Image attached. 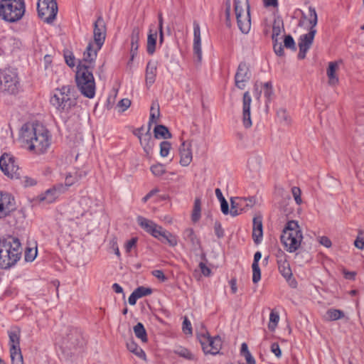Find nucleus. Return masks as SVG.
Wrapping results in <instances>:
<instances>
[{"instance_id":"obj_1","label":"nucleus","mask_w":364,"mask_h":364,"mask_svg":"<svg viewBox=\"0 0 364 364\" xmlns=\"http://www.w3.org/2000/svg\"><path fill=\"white\" fill-rule=\"evenodd\" d=\"M97 50H94L92 43H89L83 53V58L77 67L75 73L76 85L85 97L92 99L95 95V82L92 74Z\"/></svg>"},{"instance_id":"obj_2","label":"nucleus","mask_w":364,"mask_h":364,"mask_svg":"<svg viewBox=\"0 0 364 364\" xmlns=\"http://www.w3.org/2000/svg\"><path fill=\"white\" fill-rule=\"evenodd\" d=\"M19 139L28 151L36 154H44L50 146L49 131L38 123H26L19 132Z\"/></svg>"},{"instance_id":"obj_3","label":"nucleus","mask_w":364,"mask_h":364,"mask_svg":"<svg viewBox=\"0 0 364 364\" xmlns=\"http://www.w3.org/2000/svg\"><path fill=\"white\" fill-rule=\"evenodd\" d=\"M22 249L18 239L10 237L0 240V267L6 269L21 258Z\"/></svg>"},{"instance_id":"obj_4","label":"nucleus","mask_w":364,"mask_h":364,"mask_svg":"<svg viewBox=\"0 0 364 364\" xmlns=\"http://www.w3.org/2000/svg\"><path fill=\"white\" fill-rule=\"evenodd\" d=\"M70 85H64L60 88H56L50 97V104L60 113H68L77 105V99L71 96Z\"/></svg>"},{"instance_id":"obj_5","label":"nucleus","mask_w":364,"mask_h":364,"mask_svg":"<svg viewBox=\"0 0 364 364\" xmlns=\"http://www.w3.org/2000/svg\"><path fill=\"white\" fill-rule=\"evenodd\" d=\"M136 221L144 230L161 242H166L171 247L177 245L178 241L176 236L164 229L161 226L157 225L152 220L142 216H138Z\"/></svg>"},{"instance_id":"obj_6","label":"nucleus","mask_w":364,"mask_h":364,"mask_svg":"<svg viewBox=\"0 0 364 364\" xmlns=\"http://www.w3.org/2000/svg\"><path fill=\"white\" fill-rule=\"evenodd\" d=\"M136 221L144 230L161 242H166L171 247L177 245L178 241L176 236L164 229L161 226L157 225L152 220L142 216H138Z\"/></svg>"},{"instance_id":"obj_7","label":"nucleus","mask_w":364,"mask_h":364,"mask_svg":"<svg viewBox=\"0 0 364 364\" xmlns=\"http://www.w3.org/2000/svg\"><path fill=\"white\" fill-rule=\"evenodd\" d=\"M302 240L303 235L298 223L295 220L289 221L281 235V242L287 251L289 252L296 251L299 248Z\"/></svg>"},{"instance_id":"obj_8","label":"nucleus","mask_w":364,"mask_h":364,"mask_svg":"<svg viewBox=\"0 0 364 364\" xmlns=\"http://www.w3.org/2000/svg\"><path fill=\"white\" fill-rule=\"evenodd\" d=\"M24 13L23 0H1L0 1V18L5 21L16 22L23 17Z\"/></svg>"},{"instance_id":"obj_9","label":"nucleus","mask_w":364,"mask_h":364,"mask_svg":"<svg viewBox=\"0 0 364 364\" xmlns=\"http://www.w3.org/2000/svg\"><path fill=\"white\" fill-rule=\"evenodd\" d=\"M20 84L17 72L8 68L0 71V92L4 95H16L18 93Z\"/></svg>"},{"instance_id":"obj_10","label":"nucleus","mask_w":364,"mask_h":364,"mask_svg":"<svg viewBox=\"0 0 364 364\" xmlns=\"http://www.w3.org/2000/svg\"><path fill=\"white\" fill-rule=\"evenodd\" d=\"M234 8L239 29L242 33H247L251 27L248 0H234Z\"/></svg>"},{"instance_id":"obj_11","label":"nucleus","mask_w":364,"mask_h":364,"mask_svg":"<svg viewBox=\"0 0 364 364\" xmlns=\"http://www.w3.org/2000/svg\"><path fill=\"white\" fill-rule=\"evenodd\" d=\"M37 10L41 19L48 24H51L58 14V4L55 0H38Z\"/></svg>"},{"instance_id":"obj_12","label":"nucleus","mask_w":364,"mask_h":364,"mask_svg":"<svg viewBox=\"0 0 364 364\" xmlns=\"http://www.w3.org/2000/svg\"><path fill=\"white\" fill-rule=\"evenodd\" d=\"M0 169L8 177L21 179V168H19L16 159L8 153H4L0 157Z\"/></svg>"},{"instance_id":"obj_13","label":"nucleus","mask_w":364,"mask_h":364,"mask_svg":"<svg viewBox=\"0 0 364 364\" xmlns=\"http://www.w3.org/2000/svg\"><path fill=\"white\" fill-rule=\"evenodd\" d=\"M276 256L279 272L291 288H296L297 287V282L293 277L292 271L287 261V255L283 251H279Z\"/></svg>"},{"instance_id":"obj_14","label":"nucleus","mask_w":364,"mask_h":364,"mask_svg":"<svg viewBox=\"0 0 364 364\" xmlns=\"http://www.w3.org/2000/svg\"><path fill=\"white\" fill-rule=\"evenodd\" d=\"M198 338L205 354L216 355L219 353L222 346V341L219 336L213 338L210 336L208 333H206L199 334Z\"/></svg>"},{"instance_id":"obj_15","label":"nucleus","mask_w":364,"mask_h":364,"mask_svg":"<svg viewBox=\"0 0 364 364\" xmlns=\"http://www.w3.org/2000/svg\"><path fill=\"white\" fill-rule=\"evenodd\" d=\"M230 203V214L232 217H235L241 214L242 211H247L249 208H252L256 203V199L255 197H236L231 198Z\"/></svg>"},{"instance_id":"obj_16","label":"nucleus","mask_w":364,"mask_h":364,"mask_svg":"<svg viewBox=\"0 0 364 364\" xmlns=\"http://www.w3.org/2000/svg\"><path fill=\"white\" fill-rule=\"evenodd\" d=\"M251 77L249 67L245 63H240L235 75V85L240 90H244Z\"/></svg>"},{"instance_id":"obj_17","label":"nucleus","mask_w":364,"mask_h":364,"mask_svg":"<svg viewBox=\"0 0 364 364\" xmlns=\"http://www.w3.org/2000/svg\"><path fill=\"white\" fill-rule=\"evenodd\" d=\"M15 209L14 198L9 193L0 191V218L6 217Z\"/></svg>"},{"instance_id":"obj_18","label":"nucleus","mask_w":364,"mask_h":364,"mask_svg":"<svg viewBox=\"0 0 364 364\" xmlns=\"http://www.w3.org/2000/svg\"><path fill=\"white\" fill-rule=\"evenodd\" d=\"M94 40L100 50L104 44L106 37V26L102 16H99L94 23Z\"/></svg>"},{"instance_id":"obj_19","label":"nucleus","mask_w":364,"mask_h":364,"mask_svg":"<svg viewBox=\"0 0 364 364\" xmlns=\"http://www.w3.org/2000/svg\"><path fill=\"white\" fill-rule=\"evenodd\" d=\"M251 102L250 94L248 91H246L242 98V122L245 128H250L252 124L250 114Z\"/></svg>"},{"instance_id":"obj_20","label":"nucleus","mask_w":364,"mask_h":364,"mask_svg":"<svg viewBox=\"0 0 364 364\" xmlns=\"http://www.w3.org/2000/svg\"><path fill=\"white\" fill-rule=\"evenodd\" d=\"M180 164L183 166H188L193 159L191 141H183L179 148Z\"/></svg>"},{"instance_id":"obj_21","label":"nucleus","mask_w":364,"mask_h":364,"mask_svg":"<svg viewBox=\"0 0 364 364\" xmlns=\"http://www.w3.org/2000/svg\"><path fill=\"white\" fill-rule=\"evenodd\" d=\"M193 52L198 62L202 60L200 28L197 21L193 22Z\"/></svg>"},{"instance_id":"obj_22","label":"nucleus","mask_w":364,"mask_h":364,"mask_svg":"<svg viewBox=\"0 0 364 364\" xmlns=\"http://www.w3.org/2000/svg\"><path fill=\"white\" fill-rule=\"evenodd\" d=\"M66 188L63 184H58V186L47 190L44 194L41 195L39 198L41 201H46L48 203H51L58 197L59 194L64 192Z\"/></svg>"},{"instance_id":"obj_23","label":"nucleus","mask_w":364,"mask_h":364,"mask_svg":"<svg viewBox=\"0 0 364 364\" xmlns=\"http://www.w3.org/2000/svg\"><path fill=\"white\" fill-rule=\"evenodd\" d=\"M18 41L12 37H2L0 38V55H6L14 50Z\"/></svg>"},{"instance_id":"obj_24","label":"nucleus","mask_w":364,"mask_h":364,"mask_svg":"<svg viewBox=\"0 0 364 364\" xmlns=\"http://www.w3.org/2000/svg\"><path fill=\"white\" fill-rule=\"evenodd\" d=\"M157 66L158 63L155 60H149L146 65L145 80L146 85L149 86H151L155 82Z\"/></svg>"},{"instance_id":"obj_25","label":"nucleus","mask_w":364,"mask_h":364,"mask_svg":"<svg viewBox=\"0 0 364 364\" xmlns=\"http://www.w3.org/2000/svg\"><path fill=\"white\" fill-rule=\"evenodd\" d=\"M150 129L151 127L149 126L147 132L140 137L139 140L141 145L146 154H149L151 151L154 146V141L152 139Z\"/></svg>"},{"instance_id":"obj_26","label":"nucleus","mask_w":364,"mask_h":364,"mask_svg":"<svg viewBox=\"0 0 364 364\" xmlns=\"http://www.w3.org/2000/svg\"><path fill=\"white\" fill-rule=\"evenodd\" d=\"M139 34H140V31H139V28H137V27L134 28V29L132 30V35H131V50H130L131 60H133V58L137 53V50H138V48H139L138 42L139 40Z\"/></svg>"},{"instance_id":"obj_27","label":"nucleus","mask_w":364,"mask_h":364,"mask_svg":"<svg viewBox=\"0 0 364 364\" xmlns=\"http://www.w3.org/2000/svg\"><path fill=\"white\" fill-rule=\"evenodd\" d=\"M338 65L337 62H330L327 69V76L328 77V84L330 85H336L338 82V77L336 75Z\"/></svg>"},{"instance_id":"obj_28","label":"nucleus","mask_w":364,"mask_h":364,"mask_svg":"<svg viewBox=\"0 0 364 364\" xmlns=\"http://www.w3.org/2000/svg\"><path fill=\"white\" fill-rule=\"evenodd\" d=\"M183 238L186 241L191 244V247L197 250L200 247V241L197 238L193 229H186L183 233Z\"/></svg>"},{"instance_id":"obj_29","label":"nucleus","mask_w":364,"mask_h":364,"mask_svg":"<svg viewBox=\"0 0 364 364\" xmlns=\"http://www.w3.org/2000/svg\"><path fill=\"white\" fill-rule=\"evenodd\" d=\"M10 348H20L21 331L16 328L9 331Z\"/></svg>"},{"instance_id":"obj_30","label":"nucleus","mask_w":364,"mask_h":364,"mask_svg":"<svg viewBox=\"0 0 364 364\" xmlns=\"http://www.w3.org/2000/svg\"><path fill=\"white\" fill-rule=\"evenodd\" d=\"M156 39L157 31L150 28L147 38V52L150 55H152L155 52Z\"/></svg>"},{"instance_id":"obj_31","label":"nucleus","mask_w":364,"mask_h":364,"mask_svg":"<svg viewBox=\"0 0 364 364\" xmlns=\"http://www.w3.org/2000/svg\"><path fill=\"white\" fill-rule=\"evenodd\" d=\"M85 171H80V172H75L73 173H69L65 176V188L69 187L73 185L75 183L78 181L80 179H81L82 177L86 176Z\"/></svg>"},{"instance_id":"obj_32","label":"nucleus","mask_w":364,"mask_h":364,"mask_svg":"<svg viewBox=\"0 0 364 364\" xmlns=\"http://www.w3.org/2000/svg\"><path fill=\"white\" fill-rule=\"evenodd\" d=\"M315 35L314 31H309L308 33L301 36L299 40V46L309 49L313 43Z\"/></svg>"},{"instance_id":"obj_33","label":"nucleus","mask_w":364,"mask_h":364,"mask_svg":"<svg viewBox=\"0 0 364 364\" xmlns=\"http://www.w3.org/2000/svg\"><path fill=\"white\" fill-rule=\"evenodd\" d=\"M284 31V24L282 21L280 19L274 20L272 26V39L273 41H278L279 40V36L282 32Z\"/></svg>"},{"instance_id":"obj_34","label":"nucleus","mask_w":364,"mask_h":364,"mask_svg":"<svg viewBox=\"0 0 364 364\" xmlns=\"http://www.w3.org/2000/svg\"><path fill=\"white\" fill-rule=\"evenodd\" d=\"M154 136L157 139L161 138L164 139H171L172 137L168 129L164 125H156L154 127Z\"/></svg>"},{"instance_id":"obj_35","label":"nucleus","mask_w":364,"mask_h":364,"mask_svg":"<svg viewBox=\"0 0 364 364\" xmlns=\"http://www.w3.org/2000/svg\"><path fill=\"white\" fill-rule=\"evenodd\" d=\"M68 339L74 346H82L84 343L82 335L75 329L70 331V333L68 335Z\"/></svg>"},{"instance_id":"obj_36","label":"nucleus","mask_w":364,"mask_h":364,"mask_svg":"<svg viewBox=\"0 0 364 364\" xmlns=\"http://www.w3.org/2000/svg\"><path fill=\"white\" fill-rule=\"evenodd\" d=\"M345 316L343 311L336 309H328L325 315V318L328 321H337L341 319Z\"/></svg>"},{"instance_id":"obj_37","label":"nucleus","mask_w":364,"mask_h":364,"mask_svg":"<svg viewBox=\"0 0 364 364\" xmlns=\"http://www.w3.org/2000/svg\"><path fill=\"white\" fill-rule=\"evenodd\" d=\"M277 116L279 122L285 126L291 124V119L289 113L284 108H280L277 110Z\"/></svg>"},{"instance_id":"obj_38","label":"nucleus","mask_w":364,"mask_h":364,"mask_svg":"<svg viewBox=\"0 0 364 364\" xmlns=\"http://www.w3.org/2000/svg\"><path fill=\"white\" fill-rule=\"evenodd\" d=\"M309 23L310 24L309 31H314V33H316V26L318 23V16L315 8L312 6L309 7Z\"/></svg>"},{"instance_id":"obj_39","label":"nucleus","mask_w":364,"mask_h":364,"mask_svg":"<svg viewBox=\"0 0 364 364\" xmlns=\"http://www.w3.org/2000/svg\"><path fill=\"white\" fill-rule=\"evenodd\" d=\"M11 364H23V355L21 348H10Z\"/></svg>"},{"instance_id":"obj_40","label":"nucleus","mask_w":364,"mask_h":364,"mask_svg":"<svg viewBox=\"0 0 364 364\" xmlns=\"http://www.w3.org/2000/svg\"><path fill=\"white\" fill-rule=\"evenodd\" d=\"M134 332L135 336L143 343H146L147 341L146 331L141 323H138L134 326Z\"/></svg>"},{"instance_id":"obj_41","label":"nucleus","mask_w":364,"mask_h":364,"mask_svg":"<svg viewBox=\"0 0 364 364\" xmlns=\"http://www.w3.org/2000/svg\"><path fill=\"white\" fill-rule=\"evenodd\" d=\"M174 353L176 354H177L178 355H179L182 358H184L187 360H193L194 359V355H193V353H191V351L188 349H187L184 347H182V346L177 347L174 350Z\"/></svg>"},{"instance_id":"obj_42","label":"nucleus","mask_w":364,"mask_h":364,"mask_svg":"<svg viewBox=\"0 0 364 364\" xmlns=\"http://www.w3.org/2000/svg\"><path fill=\"white\" fill-rule=\"evenodd\" d=\"M240 353L242 355L245 356V360L247 364H255V360L248 350V347L247 343H242L241 346Z\"/></svg>"},{"instance_id":"obj_43","label":"nucleus","mask_w":364,"mask_h":364,"mask_svg":"<svg viewBox=\"0 0 364 364\" xmlns=\"http://www.w3.org/2000/svg\"><path fill=\"white\" fill-rule=\"evenodd\" d=\"M264 95L267 98L266 104L267 105L268 103L270 102L272 100L273 96H274V90L272 87V84L271 82H267L264 84Z\"/></svg>"},{"instance_id":"obj_44","label":"nucleus","mask_w":364,"mask_h":364,"mask_svg":"<svg viewBox=\"0 0 364 364\" xmlns=\"http://www.w3.org/2000/svg\"><path fill=\"white\" fill-rule=\"evenodd\" d=\"M279 321V316L277 312L272 311L269 315V322L268 328L271 331H274L277 327Z\"/></svg>"},{"instance_id":"obj_45","label":"nucleus","mask_w":364,"mask_h":364,"mask_svg":"<svg viewBox=\"0 0 364 364\" xmlns=\"http://www.w3.org/2000/svg\"><path fill=\"white\" fill-rule=\"evenodd\" d=\"M200 201L199 199L196 198L194 202V207L192 213V220L193 222H197L200 218Z\"/></svg>"},{"instance_id":"obj_46","label":"nucleus","mask_w":364,"mask_h":364,"mask_svg":"<svg viewBox=\"0 0 364 364\" xmlns=\"http://www.w3.org/2000/svg\"><path fill=\"white\" fill-rule=\"evenodd\" d=\"M150 170H151V173L155 176H157V177L162 176L166 172V168H165L164 166L161 164H156L152 165L150 168Z\"/></svg>"},{"instance_id":"obj_47","label":"nucleus","mask_w":364,"mask_h":364,"mask_svg":"<svg viewBox=\"0 0 364 364\" xmlns=\"http://www.w3.org/2000/svg\"><path fill=\"white\" fill-rule=\"evenodd\" d=\"M134 292L136 294V295L138 296L139 299L146 296L148 295H150L152 293V289L149 287H137Z\"/></svg>"},{"instance_id":"obj_48","label":"nucleus","mask_w":364,"mask_h":364,"mask_svg":"<svg viewBox=\"0 0 364 364\" xmlns=\"http://www.w3.org/2000/svg\"><path fill=\"white\" fill-rule=\"evenodd\" d=\"M252 282L257 284L261 279V270L259 264H252Z\"/></svg>"},{"instance_id":"obj_49","label":"nucleus","mask_w":364,"mask_h":364,"mask_svg":"<svg viewBox=\"0 0 364 364\" xmlns=\"http://www.w3.org/2000/svg\"><path fill=\"white\" fill-rule=\"evenodd\" d=\"M171 144L169 141H163L160 144V155L162 157H166L168 155Z\"/></svg>"},{"instance_id":"obj_50","label":"nucleus","mask_w":364,"mask_h":364,"mask_svg":"<svg viewBox=\"0 0 364 364\" xmlns=\"http://www.w3.org/2000/svg\"><path fill=\"white\" fill-rule=\"evenodd\" d=\"M284 46L286 48L291 49L294 51H295L296 50L294 40L292 38V36L290 35L285 36L284 40Z\"/></svg>"},{"instance_id":"obj_51","label":"nucleus","mask_w":364,"mask_h":364,"mask_svg":"<svg viewBox=\"0 0 364 364\" xmlns=\"http://www.w3.org/2000/svg\"><path fill=\"white\" fill-rule=\"evenodd\" d=\"M156 107H154V105H152L151 107V114H150V119L149 122V126L151 127V123L154 122V120L156 118L159 117L160 112H159V106L158 104L156 105Z\"/></svg>"},{"instance_id":"obj_52","label":"nucleus","mask_w":364,"mask_h":364,"mask_svg":"<svg viewBox=\"0 0 364 364\" xmlns=\"http://www.w3.org/2000/svg\"><path fill=\"white\" fill-rule=\"evenodd\" d=\"M21 173H22V172H21ZM19 180L21 183L23 184L25 187L32 186L36 183L35 179L26 176H22V174H21V179Z\"/></svg>"},{"instance_id":"obj_53","label":"nucleus","mask_w":364,"mask_h":364,"mask_svg":"<svg viewBox=\"0 0 364 364\" xmlns=\"http://www.w3.org/2000/svg\"><path fill=\"white\" fill-rule=\"evenodd\" d=\"M263 237V230L252 229V239L256 245L259 244Z\"/></svg>"},{"instance_id":"obj_54","label":"nucleus","mask_w":364,"mask_h":364,"mask_svg":"<svg viewBox=\"0 0 364 364\" xmlns=\"http://www.w3.org/2000/svg\"><path fill=\"white\" fill-rule=\"evenodd\" d=\"M230 12H231V2L230 0H227L225 2V16H226V25L229 27L231 26Z\"/></svg>"},{"instance_id":"obj_55","label":"nucleus","mask_w":364,"mask_h":364,"mask_svg":"<svg viewBox=\"0 0 364 364\" xmlns=\"http://www.w3.org/2000/svg\"><path fill=\"white\" fill-rule=\"evenodd\" d=\"M291 193L296 204L300 205L302 203L300 188L294 186L291 188Z\"/></svg>"},{"instance_id":"obj_56","label":"nucleus","mask_w":364,"mask_h":364,"mask_svg":"<svg viewBox=\"0 0 364 364\" xmlns=\"http://www.w3.org/2000/svg\"><path fill=\"white\" fill-rule=\"evenodd\" d=\"M273 48L275 53L279 56H283L284 55L283 46L281 43L278 41H273Z\"/></svg>"},{"instance_id":"obj_57","label":"nucleus","mask_w":364,"mask_h":364,"mask_svg":"<svg viewBox=\"0 0 364 364\" xmlns=\"http://www.w3.org/2000/svg\"><path fill=\"white\" fill-rule=\"evenodd\" d=\"M137 240H138L137 237H132L131 240H128L125 243L124 248H125L126 252H127V253L130 252L132 249L133 247H136Z\"/></svg>"},{"instance_id":"obj_58","label":"nucleus","mask_w":364,"mask_h":364,"mask_svg":"<svg viewBox=\"0 0 364 364\" xmlns=\"http://www.w3.org/2000/svg\"><path fill=\"white\" fill-rule=\"evenodd\" d=\"M37 255V250L28 249L25 253V259L28 262L34 260Z\"/></svg>"},{"instance_id":"obj_59","label":"nucleus","mask_w":364,"mask_h":364,"mask_svg":"<svg viewBox=\"0 0 364 364\" xmlns=\"http://www.w3.org/2000/svg\"><path fill=\"white\" fill-rule=\"evenodd\" d=\"M183 331L186 334H192L191 323L187 318H185L183 322Z\"/></svg>"},{"instance_id":"obj_60","label":"nucleus","mask_w":364,"mask_h":364,"mask_svg":"<svg viewBox=\"0 0 364 364\" xmlns=\"http://www.w3.org/2000/svg\"><path fill=\"white\" fill-rule=\"evenodd\" d=\"M252 229L263 230L262 220L260 217H255L253 218Z\"/></svg>"},{"instance_id":"obj_61","label":"nucleus","mask_w":364,"mask_h":364,"mask_svg":"<svg viewBox=\"0 0 364 364\" xmlns=\"http://www.w3.org/2000/svg\"><path fill=\"white\" fill-rule=\"evenodd\" d=\"M215 233L218 238H221L224 236V231L221 224L219 222H215L214 225Z\"/></svg>"},{"instance_id":"obj_62","label":"nucleus","mask_w":364,"mask_h":364,"mask_svg":"<svg viewBox=\"0 0 364 364\" xmlns=\"http://www.w3.org/2000/svg\"><path fill=\"white\" fill-rule=\"evenodd\" d=\"M151 274L153 276H154L156 278H157L161 282H165L167 280V277L165 276L162 270L156 269L152 271Z\"/></svg>"},{"instance_id":"obj_63","label":"nucleus","mask_w":364,"mask_h":364,"mask_svg":"<svg viewBox=\"0 0 364 364\" xmlns=\"http://www.w3.org/2000/svg\"><path fill=\"white\" fill-rule=\"evenodd\" d=\"M271 351L277 357L280 358L282 351L277 343H273L271 346Z\"/></svg>"},{"instance_id":"obj_64","label":"nucleus","mask_w":364,"mask_h":364,"mask_svg":"<svg viewBox=\"0 0 364 364\" xmlns=\"http://www.w3.org/2000/svg\"><path fill=\"white\" fill-rule=\"evenodd\" d=\"M91 203V200L87 196H83L79 200V204L82 206L84 209L87 208Z\"/></svg>"}]
</instances>
